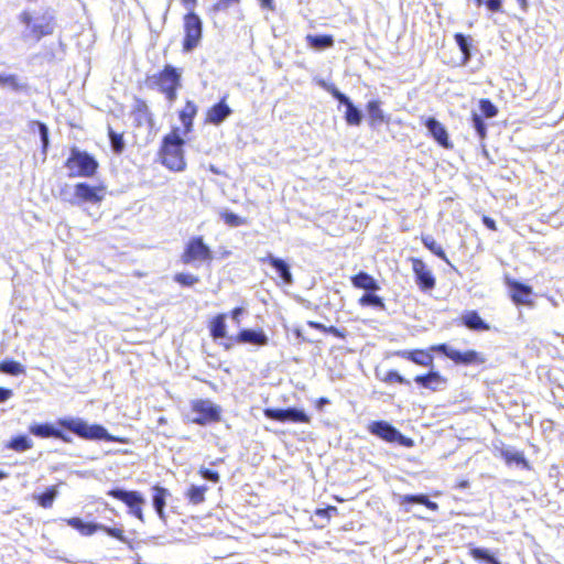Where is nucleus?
I'll return each instance as SVG.
<instances>
[{
	"mask_svg": "<svg viewBox=\"0 0 564 564\" xmlns=\"http://www.w3.org/2000/svg\"><path fill=\"white\" fill-rule=\"evenodd\" d=\"M57 427L50 423H34L29 426V432L40 438H57L64 443H70L72 438L64 432L69 431L83 440L126 443L121 437L113 436L99 424H87L78 417H62L56 421Z\"/></svg>",
	"mask_w": 564,
	"mask_h": 564,
	"instance_id": "1",
	"label": "nucleus"
},
{
	"mask_svg": "<svg viewBox=\"0 0 564 564\" xmlns=\"http://www.w3.org/2000/svg\"><path fill=\"white\" fill-rule=\"evenodd\" d=\"M184 137L185 135L181 133L180 127H172L171 130L162 137L158 150L160 163L174 173L183 172L187 166L184 150L186 140Z\"/></svg>",
	"mask_w": 564,
	"mask_h": 564,
	"instance_id": "2",
	"label": "nucleus"
},
{
	"mask_svg": "<svg viewBox=\"0 0 564 564\" xmlns=\"http://www.w3.org/2000/svg\"><path fill=\"white\" fill-rule=\"evenodd\" d=\"M398 356L417 366L430 368L426 373L414 377L413 380L419 387L436 392L447 384V378L433 369L434 357L431 354L430 347L427 349L402 350L398 352Z\"/></svg>",
	"mask_w": 564,
	"mask_h": 564,
	"instance_id": "3",
	"label": "nucleus"
},
{
	"mask_svg": "<svg viewBox=\"0 0 564 564\" xmlns=\"http://www.w3.org/2000/svg\"><path fill=\"white\" fill-rule=\"evenodd\" d=\"M182 75L181 68L165 64L159 72L148 75L144 84L147 88L162 94L169 102H174L182 88Z\"/></svg>",
	"mask_w": 564,
	"mask_h": 564,
	"instance_id": "4",
	"label": "nucleus"
},
{
	"mask_svg": "<svg viewBox=\"0 0 564 564\" xmlns=\"http://www.w3.org/2000/svg\"><path fill=\"white\" fill-rule=\"evenodd\" d=\"M64 166L67 169L69 177L91 178L98 173L99 162L89 152L72 147Z\"/></svg>",
	"mask_w": 564,
	"mask_h": 564,
	"instance_id": "5",
	"label": "nucleus"
},
{
	"mask_svg": "<svg viewBox=\"0 0 564 564\" xmlns=\"http://www.w3.org/2000/svg\"><path fill=\"white\" fill-rule=\"evenodd\" d=\"M65 522L67 523V525L77 530L84 536H90L98 531H102L107 535L122 543H129V540L127 539L122 527H107L100 523L84 522L78 517L65 519Z\"/></svg>",
	"mask_w": 564,
	"mask_h": 564,
	"instance_id": "6",
	"label": "nucleus"
},
{
	"mask_svg": "<svg viewBox=\"0 0 564 564\" xmlns=\"http://www.w3.org/2000/svg\"><path fill=\"white\" fill-rule=\"evenodd\" d=\"M183 30L182 51L192 52L199 45L203 37V22L195 11H187L184 14Z\"/></svg>",
	"mask_w": 564,
	"mask_h": 564,
	"instance_id": "7",
	"label": "nucleus"
},
{
	"mask_svg": "<svg viewBox=\"0 0 564 564\" xmlns=\"http://www.w3.org/2000/svg\"><path fill=\"white\" fill-rule=\"evenodd\" d=\"M213 259V250L207 243H205L203 236L191 237L181 253V261L183 264H191L196 261L210 262Z\"/></svg>",
	"mask_w": 564,
	"mask_h": 564,
	"instance_id": "8",
	"label": "nucleus"
},
{
	"mask_svg": "<svg viewBox=\"0 0 564 564\" xmlns=\"http://www.w3.org/2000/svg\"><path fill=\"white\" fill-rule=\"evenodd\" d=\"M192 422L198 425L216 423L221 420V410L208 399H196L191 402Z\"/></svg>",
	"mask_w": 564,
	"mask_h": 564,
	"instance_id": "9",
	"label": "nucleus"
},
{
	"mask_svg": "<svg viewBox=\"0 0 564 564\" xmlns=\"http://www.w3.org/2000/svg\"><path fill=\"white\" fill-rule=\"evenodd\" d=\"M108 496L121 501L129 508L130 514L140 521H144L142 507L145 500L141 492L137 490H123L119 488H112L108 490Z\"/></svg>",
	"mask_w": 564,
	"mask_h": 564,
	"instance_id": "10",
	"label": "nucleus"
},
{
	"mask_svg": "<svg viewBox=\"0 0 564 564\" xmlns=\"http://www.w3.org/2000/svg\"><path fill=\"white\" fill-rule=\"evenodd\" d=\"M368 431L372 435L381 438L388 443H398L400 445L410 447L413 445V441L402 435L399 430L386 421H373L369 423Z\"/></svg>",
	"mask_w": 564,
	"mask_h": 564,
	"instance_id": "11",
	"label": "nucleus"
},
{
	"mask_svg": "<svg viewBox=\"0 0 564 564\" xmlns=\"http://www.w3.org/2000/svg\"><path fill=\"white\" fill-rule=\"evenodd\" d=\"M107 187L104 184L90 185L86 182L76 183L74 186L75 203L100 204L106 196Z\"/></svg>",
	"mask_w": 564,
	"mask_h": 564,
	"instance_id": "12",
	"label": "nucleus"
},
{
	"mask_svg": "<svg viewBox=\"0 0 564 564\" xmlns=\"http://www.w3.org/2000/svg\"><path fill=\"white\" fill-rule=\"evenodd\" d=\"M20 21L26 25L29 30L28 36L34 41H40L42 37L51 35L54 30L52 17L43 15L39 22H33L32 14L29 11H23L20 14Z\"/></svg>",
	"mask_w": 564,
	"mask_h": 564,
	"instance_id": "13",
	"label": "nucleus"
},
{
	"mask_svg": "<svg viewBox=\"0 0 564 564\" xmlns=\"http://www.w3.org/2000/svg\"><path fill=\"white\" fill-rule=\"evenodd\" d=\"M263 414L267 419L278 421V422H293V423H304V424H308L311 422L310 415H307L304 411L299 410L296 408H288V409L265 408L263 410Z\"/></svg>",
	"mask_w": 564,
	"mask_h": 564,
	"instance_id": "14",
	"label": "nucleus"
},
{
	"mask_svg": "<svg viewBox=\"0 0 564 564\" xmlns=\"http://www.w3.org/2000/svg\"><path fill=\"white\" fill-rule=\"evenodd\" d=\"M415 283L422 291H430L435 288L436 280L426 263L420 258H410Z\"/></svg>",
	"mask_w": 564,
	"mask_h": 564,
	"instance_id": "15",
	"label": "nucleus"
},
{
	"mask_svg": "<svg viewBox=\"0 0 564 564\" xmlns=\"http://www.w3.org/2000/svg\"><path fill=\"white\" fill-rule=\"evenodd\" d=\"M232 109L227 104V96L219 99L218 102L214 104L204 115V123L212 126L221 124L229 116H231Z\"/></svg>",
	"mask_w": 564,
	"mask_h": 564,
	"instance_id": "16",
	"label": "nucleus"
},
{
	"mask_svg": "<svg viewBox=\"0 0 564 564\" xmlns=\"http://www.w3.org/2000/svg\"><path fill=\"white\" fill-rule=\"evenodd\" d=\"M130 115L133 119L135 127H152L154 124V117L148 102L142 98H135L132 105Z\"/></svg>",
	"mask_w": 564,
	"mask_h": 564,
	"instance_id": "17",
	"label": "nucleus"
},
{
	"mask_svg": "<svg viewBox=\"0 0 564 564\" xmlns=\"http://www.w3.org/2000/svg\"><path fill=\"white\" fill-rule=\"evenodd\" d=\"M327 90L332 94V96L338 100L340 104L346 106L345 111V120L349 126H359L361 122V113L354 106L350 99L343 93H340L334 85L327 86Z\"/></svg>",
	"mask_w": 564,
	"mask_h": 564,
	"instance_id": "18",
	"label": "nucleus"
},
{
	"mask_svg": "<svg viewBox=\"0 0 564 564\" xmlns=\"http://www.w3.org/2000/svg\"><path fill=\"white\" fill-rule=\"evenodd\" d=\"M424 126L429 130L431 137L435 142L443 149H452L453 143L449 140L448 132L443 123L433 117H429L424 120Z\"/></svg>",
	"mask_w": 564,
	"mask_h": 564,
	"instance_id": "19",
	"label": "nucleus"
},
{
	"mask_svg": "<svg viewBox=\"0 0 564 564\" xmlns=\"http://www.w3.org/2000/svg\"><path fill=\"white\" fill-rule=\"evenodd\" d=\"M197 112V105L193 100H186L184 107L178 111V119L182 123V134L187 135L193 132L194 119Z\"/></svg>",
	"mask_w": 564,
	"mask_h": 564,
	"instance_id": "20",
	"label": "nucleus"
},
{
	"mask_svg": "<svg viewBox=\"0 0 564 564\" xmlns=\"http://www.w3.org/2000/svg\"><path fill=\"white\" fill-rule=\"evenodd\" d=\"M507 285L510 289V296L514 304L529 305L532 303L529 299L533 292L530 285L516 280H509Z\"/></svg>",
	"mask_w": 564,
	"mask_h": 564,
	"instance_id": "21",
	"label": "nucleus"
},
{
	"mask_svg": "<svg viewBox=\"0 0 564 564\" xmlns=\"http://www.w3.org/2000/svg\"><path fill=\"white\" fill-rule=\"evenodd\" d=\"M234 341L240 344H251L254 346H265L269 341L265 333L259 329H241L237 333Z\"/></svg>",
	"mask_w": 564,
	"mask_h": 564,
	"instance_id": "22",
	"label": "nucleus"
},
{
	"mask_svg": "<svg viewBox=\"0 0 564 564\" xmlns=\"http://www.w3.org/2000/svg\"><path fill=\"white\" fill-rule=\"evenodd\" d=\"M260 262L270 264L284 284L290 285L293 283L294 280L290 267L283 259L268 254L261 258Z\"/></svg>",
	"mask_w": 564,
	"mask_h": 564,
	"instance_id": "23",
	"label": "nucleus"
},
{
	"mask_svg": "<svg viewBox=\"0 0 564 564\" xmlns=\"http://www.w3.org/2000/svg\"><path fill=\"white\" fill-rule=\"evenodd\" d=\"M350 282L354 288L364 290L366 292L380 290L377 280L366 271H359L358 273L350 276Z\"/></svg>",
	"mask_w": 564,
	"mask_h": 564,
	"instance_id": "24",
	"label": "nucleus"
},
{
	"mask_svg": "<svg viewBox=\"0 0 564 564\" xmlns=\"http://www.w3.org/2000/svg\"><path fill=\"white\" fill-rule=\"evenodd\" d=\"M366 111L368 116L369 124L372 127L382 124L389 121V118L384 115L381 108V101L373 99L367 102Z\"/></svg>",
	"mask_w": 564,
	"mask_h": 564,
	"instance_id": "25",
	"label": "nucleus"
},
{
	"mask_svg": "<svg viewBox=\"0 0 564 564\" xmlns=\"http://www.w3.org/2000/svg\"><path fill=\"white\" fill-rule=\"evenodd\" d=\"M151 490H152V502H153L154 510L161 519H164L165 518L164 509L166 507V499L170 497L171 494L166 488H164L160 485L152 486Z\"/></svg>",
	"mask_w": 564,
	"mask_h": 564,
	"instance_id": "26",
	"label": "nucleus"
},
{
	"mask_svg": "<svg viewBox=\"0 0 564 564\" xmlns=\"http://www.w3.org/2000/svg\"><path fill=\"white\" fill-rule=\"evenodd\" d=\"M485 361H486L485 357L480 352H478L474 349H468L465 351L455 350L454 358H453V362L455 365H464V366L481 365Z\"/></svg>",
	"mask_w": 564,
	"mask_h": 564,
	"instance_id": "27",
	"label": "nucleus"
},
{
	"mask_svg": "<svg viewBox=\"0 0 564 564\" xmlns=\"http://www.w3.org/2000/svg\"><path fill=\"white\" fill-rule=\"evenodd\" d=\"M226 318L227 314L220 313L215 315L208 323L209 335L214 340L226 337Z\"/></svg>",
	"mask_w": 564,
	"mask_h": 564,
	"instance_id": "28",
	"label": "nucleus"
},
{
	"mask_svg": "<svg viewBox=\"0 0 564 564\" xmlns=\"http://www.w3.org/2000/svg\"><path fill=\"white\" fill-rule=\"evenodd\" d=\"M58 496L57 486H50L41 494L32 495V500L36 502L37 506L44 509H51L54 505L55 499Z\"/></svg>",
	"mask_w": 564,
	"mask_h": 564,
	"instance_id": "29",
	"label": "nucleus"
},
{
	"mask_svg": "<svg viewBox=\"0 0 564 564\" xmlns=\"http://www.w3.org/2000/svg\"><path fill=\"white\" fill-rule=\"evenodd\" d=\"M499 455L509 466L516 464L525 470L531 469V465L522 452H511L509 449L502 448L499 451Z\"/></svg>",
	"mask_w": 564,
	"mask_h": 564,
	"instance_id": "30",
	"label": "nucleus"
},
{
	"mask_svg": "<svg viewBox=\"0 0 564 564\" xmlns=\"http://www.w3.org/2000/svg\"><path fill=\"white\" fill-rule=\"evenodd\" d=\"M462 323L471 330L482 332L490 329V326L482 321L476 311H467L462 316Z\"/></svg>",
	"mask_w": 564,
	"mask_h": 564,
	"instance_id": "31",
	"label": "nucleus"
},
{
	"mask_svg": "<svg viewBox=\"0 0 564 564\" xmlns=\"http://www.w3.org/2000/svg\"><path fill=\"white\" fill-rule=\"evenodd\" d=\"M208 491V487L206 485L196 486L192 485L185 491V498L188 503L193 506H197L203 503L206 500V492Z\"/></svg>",
	"mask_w": 564,
	"mask_h": 564,
	"instance_id": "32",
	"label": "nucleus"
},
{
	"mask_svg": "<svg viewBox=\"0 0 564 564\" xmlns=\"http://www.w3.org/2000/svg\"><path fill=\"white\" fill-rule=\"evenodd\" d=\"M400 505L405 506L408 503H419L425 506L429 510L435 511L438 506L436 502L431 501L429 497L424 494L420 495H404L399 499Z\"/></svg>",
	"mask_w": 564,
	"mask_h": 564,
	"instance_id": "33",
	"label": "nucleus"
},
{
	"mask_svg": "<svg viewBox=\"0 0 564 564\" xmlns=\"http://www.w3.org/2000/svg\"><path fill=\"white\" fill-rule=\"evenodd\" d=\"M454 39L462 52V64L466 65L471 57V37L469 35H464L463 33H455Z\"/></svg>",
	"mask_w": 564,
	"mask_h": 564,
	"instance_id": "34",
	"label": "nucleus"
},
{
	"mask_svg": "<svg viewBox=\"0 0 564 564\" xmlns=\"http://www.w3.org/2000/svg\"><path fill=\"white\" fill-rule=\"evenodd\" d=\"M6 447L22 453L31 449L33 442L26 435H15L6 444Z\"/></svg>",
	"mask_w": 564,
	"mask_h": 564,
	"instance_id": "35",
	"label": "nucleus"
},
{
	"mask_svg": "<svg viewBox=\"0 0 564 564\" xmlns=\"http://www.w3.org/2000/svg\"><path fill=\"white\" fill-rule=\"evenodd\" d=\"M307 44L316 50H324L332 47L334 45V39L329 34H323V35H313L308 34L305 37Z\"/></svg>",
	"mask_w": 564,
	"mask_h": 564,
	"instance_id": "36",
	"label": "nucleus"
},
{
	"mask_svg": "<svg viewBox=\"0 0 564 564\" xmlns=\"http://www.w3.org/2000/svg\"><path fill=\"white\" fill-rule=\"evenodd\" d=\"M377 291L365 292L359 299L358 304L362 307L372 306L384 310L386 305L383 299L376 294Z\"/></svg>",
	"mask_w": 564,
	"mask_h": 564,
	"instance_id": "37",
	"label": "nucleus"
},
{
	"mask_svg": "<svg viewBox=\"0 0 564 564\" xmlns=\"http://www.w3.org/2000/svg\"><path fill=\"white\" fill-rule=\"evenodd\" d=\"M307 325L311 328H314V329L319 330L325 334H330L339 339H345L347 337V330L344 328H338L335 326H326V325H324L319 322H315V321H308Z\"/></svg>",
	"mask_w": 564,
	"mask_h": 564,
	"instance_id": "38",
	"label": "nucleus"
},
{
	"mask_svg": "<svg viewBox=\"0 0 564 564\" xmlns=\"http://www.w3.org/2000/svg\"><path fill=\"white\" fill-rule=\"evenodd\" d=\"M421 241L424 245V247L426 249H429L433 254H435L436 257H438L443 261H446V262L448 261L447 260V256H446L444 249L442 248V246H440L435 241V239L432 236H430V235H422L421 236Z\"/></svg>",
	"mask_w": 564,
	"mask_h": 564,
	"instance_id": "39",
	"label": "nucleus"
},
{
	"mask_svg": "<svg viewBox=\"0 0 564 564\" xmlns=\"http://www.w3.org/2000/svg\"><path fill=\"white\" fill-rule=\"evenodd\" d=\"M469 555L478 561L486 564H501L488 550L481 547H470L468 551Z\"/></svg>",
	"mask_w": 564,
	"mask_h": 564,
	"instance_id": "40",
	"label": "nucleus"
},
{
	"mask_svg": "<svg viewBox=\"0 0 564 564\" xmlns=\"http://www.w3.org/2000/svg\"><path fill=\"white\" fill-rule=\"evenodd\" d=\"M107 134L110 141V145L112 151L116 154H121L124 150V141H123V133L117 132L113 130L112 127L108 126L107 128Z\"/></svg>",
	"mask_w": 564,
	"mask_h": 564,
	"instance_id": "41",
	"label": "nucleus"
},
{
	"mask_svg": "<svg viewBox=\"0 0 564 564\" xmlns=\"http://www.w3.org/2000/svg\"><path fill=\"white\" fill-rule=\"evenodd\" d=\"M0 372L19 376L24 372V367L19 361L6 359L0 362Z\"/></svg>",
	"mask_w": 564,
	"mask_h": 564,
	"instance_id": "42",
	"label": "nucleus"
},
{
	"mask_svg": "<svg viewBox=\"0 0 564 564\" xmlns=\"http://www.w3.org/2000/svg\"><path fill=\"white\" fill-rule=\"evenodd\" d=\"M220 218L229 227H239L248 224L246 218H242L234 212L227 209L220 213Z\"/></svg>",
	"mask_w": 564,
	"mask_h": 564,
	"instance_id": "43",
	"label": "nucleus"
},
{
	"mask_svg": "<svg viewBox=\"0 0 564 564\" xmlns=\"http://www.w3.org/2000/svg\"><path fill=\"white\" fill-rule=\"evenodd\" d=\"M479 108L481 110V117L494 118L498 115V108L494 105L490 99L482 98L479 100Z\"/></svg>",
	"mask_w": 564,
	"mask_h": 564,
	"instance_id": "44",
	"label": "nucleus"
},
{
	"mask_svg": "<svg viewBox=\"0 0 564 564\" xmlns=\"http://www.w3.org/2000/svg\"><path fill=\"white\" fill-rule=\"evenodd\" d=\"M471 121H473V126H474V128L476 130V133L479 137V139L480 140H485L486 137H487V126L484 122L481 116L478 115L477 112H473L471 113Z\"/></svg>",
	"mask_w": 564,
	"mask_h": 564,
	"instance_id": "45",
	"label": "nucleus"
},
{
	"mask_svg": "<svg viewBox=\"0 0 564 564\" xmlns=\"http://www.w3.org/2000/svg\"><path fill=\"white\" fill-rule=\"evenodd\" d=\"M0 86H9L14 90L22 89L19 78L14 74H0Z\"/></svg>",
	"mask_w": 564,
	"mask_h": 564,
	"instance_id": "46",
	"label": "nucleus"
},
{
	"mask_svg": "<svg viewBox=\"0 0 564 564\" xmlns=\"http://www.w3.org/2000/svg\"><path fill=\"white\" fill-rule=\"evenodd\" d=\"M174 281L181 284L182 286H193L196 284L199 279L198 276L191 273H176L174 275Z\"/></svg>",
	"mask_w": 564,
	"mask_h": 564,
	"instance_id": "47",
	"label": "nucleus"
},
{
	"mask_svg": "<svg viewBox=\"0 0 564 564\" xmlns=\"http://www.w3.org/2000/svg\"><path fill=\"white\" fill-rule=\"evenodd\" d=\"M241 0H216L212 6V11L215 13L226 12L232 6H237Z\"/></svg>",
	"mask_w": 564,
	"mask_h": 564,
	"instance_id": "48",
	"label": "nucleus"
},
{
	"mask_svg": "<svg viewBox=\"0 0 564 564\" xmlns=\"http://www.w3.org/2000/svg\"><path fill=\"white\" fill-rule=\"evenodd\" d=\"M34 124L37 127L41 141H42V152L45 154L47 152L50 140H48V129L45 123L41 121H35Z\"/></svg>",
	"mask_w": 564,
	"mask_h": 564,
	"instance_id": "49",
	"label": "nucleus"
},
{
	"mask_svg": "<svg viewBox=\"0 0 564 564\" xmlns=\"http://www.w3.org/2000/svg\"><path fill=\"white\" fill-rule=\"evenodd\" d=\"M430 350H431V354L432 352H441L453 361L454 354H455L456 349H453L447 344L442 343V344H435V345L430 346Z\"/></svg>",
	"mask_w": 564,
	"mask_h": 564,
	"instance_id": "50",
	"label": "nucleus"
},
{
	"mask_svg": "<svg viewBox=\"0 0 564 564\" xmlns=\"http://www.w3.org/2000/svg\"><path fill=\"white\" fill-rule=\"evenodd\" d=\"M383 381L387 383H400V384H409V380H406L403 376H401L395 370H390L386 373Z\"/></svg>",
	"mask_w": 564,
	"mask_h": 564,
	"instance_id": "51",
	"label": "nucleus"
},
{
	"mask_svg": "<svg viewBox=\"0 0 564 564\" xmlns=\"http://www.w3.org/2000/svg\"><path fill=\"white\" fill-rule=\"evenodd\" d=\"M198 474L207 480H210L213 482H218L220 480V475L217 470H212L205 467H200L198 469Z\"/></svg>",
	"mask_w": 564,
	"mask_h": 564,
	"instance_id": "52",
	"label": "nucleus"
},
{
	"mask_svg": "<svg viewBox=\"0 0 564 564\" xmlns=\"http://www.w3.org/2000/svg\"><path fill=\"white\" fill-rule=\"evenodd\" d=\"M338 509L335 506H327L326 508H318L315 510V514L325 518L327 520L330 519L333 514H337Z\"/></svg>",
	"mask_w": 564,
	"mask_h": 564,
	"instance_id": "53",
	"label": "nucleus"
},
{
	"mask_svg": "<svg viewBox=\"0 0 564 564\" xmlns=\"http://www.w3.org/2000/svg\"><path fill=\"white\" fill-rule=\"evenodd\" d=\"M490 12H500L502 10L501 0H486L482 2Z\"/></svg>",
	"mask_w": 564,
	"mask_h": 564,
	"instance_id": "54",
	"label": "nucleus"
},
{
	"mask_svg": "<svg viewBox=\"0 0 564 564\" xmlns=\"http://www.w3.org/2000/svg\"><path fill=\"white\" fill-rule=\"evenodd\" d=\"M481 221L482 224L491 231H496L497 230V224L495 221V219H492L491 217L487 216V215H484L481 217Z\"/></svg>",
	"mask_w": 564,
	"mask_h": 564,
	"instance_id": "55",
	"label": "nucleus"
},
{
	"mask_svg": "<svg viewBox=\"0 0 564 564\" xmlns=\"http://www.w3.org/2000/svg\"><path fill=\"white\" fill-rule=\"evenodd\" d=\"M12 395L13 391L11 389L0 387V403L8 401Z\"/></svg>",
	"mask_w": 564,
	"mask_h": 564,
	"instance_id": "56",
	"label": "nucleus"
},
{
	"mask_svg": "<svg viewBox=\"0 0 564 564\" xmlns=\"http://www.w3.org/2000/svg\"><path fill=\"white\" fill-rule=\"evenodd\" d=\"M198 0H181V4L187 10V11H194L195 7L197 6Z\"/></svg>",
	"mask_w": 564,
	"mask_h": 564,
	"instance_id": "57",
	"label": "nucleus"
},
{
	"mask_svg": "<svg viewBox=\"0 0 564 564\" xmlns=\"http://www.w3.org/2000/svg\"><path fill=\"white\" fill-rule=\"evenodd\" d=\"M259 4L262 9H267L269 11L275 10L273 0H259Z\"/></svg>",
	"mask_w": 564,
	"mask_h": 564,
	"instance_id": "58",
	"label": "nucleus"
},
{
	"mask_svg": "<svg viewBox=\"0 0 564 564\" xmlns=\"http://www.w3.org/2000/svg\"><path fill=\"white\" fill-rule=\"evenodd\" d=\"M243 313V308L242 307H235L230 311L229 315L230 317L236 321L237 323H239V317L240 315Z\"/></svg>",
	"mask_w": 564,
	"mask_h": 564,
	"instance_id": "59",
	"label": "nucleus"
},
{
	"mask_svg": "<svg viewBox=\"0 0 564 564\" xmlns=\"http://www.w3.org/2000/svg\"><path fill=\"white\" fill-rule=\"evenodd\" d=\"M329 400L325 397H321L315 401V406L317 410H322L324 405L328 404Z\"/></svg>",
	"mask_w": 564,
	"mask_h": 564,
	"instance_id": "60",
	"label": "nucleus"
},
{
	"mask_svg": "<svg viewBox=\"0 0 564 564\" xmlns=\"http://www.w3.org/2000/svg\"><path fill=\"white\" fill-rule=\"evenodd\" d=\"M469 487V481L467 479H460L455 484V488L457 489H466Z\"/></svg>",
	"mask_w": 564,
	"mask_h": 564,
	"instance_id": "61",
	"label": "nucleus"
},
{
	"mask_svg": "<svg viewBox=\"0 0 564 564\" xmlns=\"http://www.w3.org/2000/svg\"><path fill=\"white\" fill-rule=\"evenodd\" d=\"M520 7L525 10L528 8V1L527 0H518Z\"/></svg>",
	"mask_w": 564,
	"mask_h": 564,
	"instance_id": "62",
	"label": "nucleus"
},
{
	"mask_svg": "<svg viewBox=\"0 0 564 564\" xmlns=\"http://www.w3.org/2000/svg\"><path fill=\"white\" fill-rule=\"evenodd\" d=\"M294 334L297 338L304 339L301 329H294Z\"/></svg>",
	"mask_w": 564,
	"mask_h": 564,
	"instance_id": "63",
	"label": "nucleus"
},
{
	"mask_svg": "<svg viewBox=\"0 0 564 564\" xmlns=\"http://www.w3.org/2000/svg\"><path fill=\"white\" fill-rule=\"evenodd\" d=\"M475 2H476L477 7H480L482 4L484 0H475Z\"/></svg>",
	"mask_w": 564,
	"mask_h": 564,
	"instance_id": "64",
	"label": "nucleus"
}]
</instances>
